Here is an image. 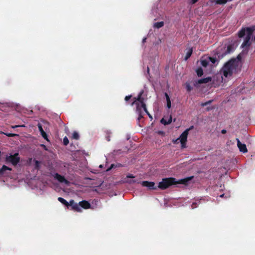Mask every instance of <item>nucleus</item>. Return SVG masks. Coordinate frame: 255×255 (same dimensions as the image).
Masks as SVG:
<instances>
[{
	"label": "nucleus",
	"instance_id": "f257e3e1",
	"mask_svg": "<svg viewBox=\"0 0 255 255\" xmlns=\"http://www.w3.org/2000/svg\"><path fill=\"white\" fill-rule=\"evenodd\" d=\"M255 30V27L253 26L252 27H243L238 32V36L240 38L244 37L246 34L245 39L241 45V47L247 51H248L249 47L251 45L250 40Z\"/></svg>",
	"mask_w": 255,
	"mask_h": 255
},
{
	"label": "nucleus",
	"instance_id": "f03ea898",
	"mask_svg": "<svg viewBox=\"0 0 255 255\" xmlns=\"http://www.w3.org/2000/svg\"><path fill=\"white\" fill-rule=\"evenodd\" d=\"M237 61L234 59H230L227 62L221 70V73L226 78L231 76L234 71L237 69Z\"/></svg>",
	"mask_w": 255,
	"mask_h": 255
},
{
	"label": "nucleus",
	"instance_id": "7ed1b4c3",
	"mask_svg": "<svg viewBox=\"0 0 255 255\" xmlns=\"http://www.w3.org/2000/svg\"><path fill=\"white\" fill-rule=\"evenodd\" d=\"M71 204L72 205V210L79 213L82 212V209L87 210L91 208V204L86 200H82L77 203L71 199Z\"/></svg>",
	"mask_w": 255,
	"mask_h": 255
},
{
	"label": "nucleus",
	"instance_id": "20e7f679",
	"mask_svg": "<svg viewBox=\"0 0 255 255\" xmlns=\"http://www.w3.org/2000/svg\"><path fill=\"white\" fill-rule=\"evenodd\" d=\"M136 105V113L138 115L137 118L138 122H139L140 119H142L144 116V112H146V106L145 104H139V102H136V101H133L131 105Z\"/></svg>",
	"mask_w": 255,
	"mask_h": 255
},
{
	"label": "nucleus",
	"instance_id": "39448f33",
	"mask_svg": "<svg viewBox=\"0 0 255 255\" xmlns=\"http://www.w3.org/2000/svg\"><path fill=\"white\" fill-rule=\"evenodd\" d=\"M176 184V179L174 178H166L162 179L158 184V187L162 190L167 189L169 186Z\"/></svg>",
	"mask_w": 255,
	"mask_h": 255
},
{
	"label": "nucleus",
	"instance_id": "423d86ee",
	"mask_svg": "<svg viewBox=\"0 0 255 255\" xmlns=\"http://www.w3.org/2000/svg\"><path fill=\"white\" fill-rule=\"evenodd\" d=\"M6 163H10L13 166H16L20 161V157L18 153H15L13 155H7L5 158Z\"/></svg>",
	"mask_w": 255,
	"mask_h": 255
},
{
	"label": "nucleus",
	"instance_id": "0eeeda50",
	"mask_svg": "<svg viewBox=\"0 0 255 255\" xmlns=\"http://www.w3.org/2000/svg\"><path fill=\"white\" fill-rule=\"evenodd\" d=\"M189 128L186 129L184 131H183L182 134L180 135L179 137L180 141L181 144V147L182 148H184L186 147V143L187 141V136L188 135V132L189 130Z\"/></svg>",
	"mask_w": 255,
	"mask_h": 255
},
{
	"label": "nucleus",
	"instance_id": "6e6552de",
	"mask_svg": "<svg viewBox=\"0 0 255 255\" xmlns=\"http://www.w3.org/2000/svg\"><path fill=\"white\" fill-rule=\"evenodd\" d=\"M211 80L212 79L210 77L202 78L198 80L195 81L194 82V85L195 87H197L199 84L208 83L211 81Z\"/></svg>",
	"mask_w": 255,
	"mask_h": 255
},
{
	"label": "nucleus",
	"instance_id": "1a4fd4ad",
	"mask_svg": "<svg viewBox=\"0 0 255 255\" xmlns=\"http://www.w3.org/2000/svg\"><path fill=\"white\" fill-rule=\"evenodd\" d=\"M142 185L144 187H148L149 189H156L157 187L155 186V183L153 182L144 181H142Z\"/></svg>",
	"mask_w": 255,
	"mask_h": 255
},
{
	"label": "nucleus",
	"instance_id": "9d476101",
	"mask_svg": "<svg viewBox=\"0 0 255 255\" xmlns=\"http://www.w3.org/2000/svg\"><path fill=\"white\" fill-rule=\"evenodd\" d=\"M57 199L60 202L65 205L68 209L72 210V205L71 204V200L69 202H68L65 199L62 197H58Z\"/></svg>",
	"mask_w": 255,
	"mask_h": 255
},
{
	"label": "nucleus",
	"instance_id": "9b49d317",
	"mask_svg": "<svg viewBox=\"0 0 255 255\" xmlns=\"http://www.w3.org/2000/svg\"><path fill=\"white\" fill-rule=\"evenodd\" d=\"M236 140L237 141V145L240 151L244 153H247L248 152V149L246 145L245 144L242 143L238 138H236Z\"/></svg>",
	"mask_w": 255,
	"mask_h": 255
},
{
	"label": "nucleus",
	"instance_id": "f8f14e48",
	"mask_svg": "<svg viewBox=\"0 0 255 255\" xmlns=\"http://www.w3.org/2000/svg\"><path fill=\"white\" fill-rule=\"evenodd\" d=\"M143 93L144 91L142 90L138 94L137 97L134 98V101H136V102H139V104H145L144 99L142 97Z\"/></svg>",
	"mask_w": 255,
	"mask_h": 255
},
{
	"label": "nucleus",
	"instance_id": "ddd939ff",
	"mask_svg": "<svg viewBox=\"0 0 255 255\" xmlns=\"http://www.w3.org/2000/svg\"><path fill=\"white\" fill-rule=\"evenodd\" d=\"M55 178L61 183H65V184L68 183V181L63 176H62L58 173L55 174Z\"/></svg>",
	"mask_w": 255,
	"mask_h": 255
},
{
	"label": "nucleus",
	"instance_id": "4468645a",
	"mask_svg": "<svg viewBox=\"0 0 255 255\" xmlns=\"http://www.w3.org/2000/svg\"><path fill=\"white\" fill-rule=\"evenodd\" d=\"M193 178V176L185 178L184 179H182L180 180H179L178 181L176 180V184H184L187 185L188 184V182L190 181L192 178Z\"/></svg>",
	"mask_w": 255,
	"mask_h": 255
},
{
	"label": "nucleus",
	"instance_id": "2eb2a0df",
	"mask_svg": "<svg viewBox=\"0 0 255 255\" xmlns=\"http://www.w3.org/2000/svg\"><path fill=\"white\" fill-rule=\"evenodd\" d=\"M234 51V48L233 45L232 44H229L227 46L226 49L225 50L224 53L222 54V57H223L224 55L230 54L233 52Z\"/></svg>",
	"mask_w": 255,
	"mask_h": 255
},
{
	"label": "nucleus",
	"instance_id": "dca6fc26",
	"mask_svg": "<svg viewBox=\"0 0 255 255\" xmlns=\"http://www.w3.org/2000/svg\"><path fill=\"white\" fill-rule=\"evenodd\" d=\"M37 126H38V129H39V131L40 132L41 135H42V136L44 139H47V134H46V132L44 131V130L42 128V125L40 124H38Z\"/></svg>",
	"mask_w": 255,
	"mask_h": 255
},
{
	"label": "nucleus",
	"instance_id": "f3484780",
	"mask_svg": "<svg viewBox=\"0 0 255 255\" xmlns=\"http://www.w3.org/2000/svg\"><path fill=\"white\" fill-rule=\"evenodd\" d=\"M12 169L10 167L3 165L2 167L0 169V175H3L4 173L6 170L11 171Z\"/></svg>",
	"mask_w": 255,
	"mask_h": 255
},
{
	"label": "nucleus",
	"instance_id": "a211bd4d",
	"mask_svg": "<svg viewBox=\"0 0 255 255\" xmlns=\"http://www.w3.org/2000/svg\"><path fill=\"white\" fill-rule=\"evenodd\" d=\"M193 52V49L192 48H190L188 49L186 55L185 56V60H187L191 56Z\"/></svg>",
	"mask_w": 255,
	"mask_h": 255
},
{
	"label": "nucleus",
	"instance_id": "6ab92c4d",
	"mask_svg": "<svg viewBox=\"0 0 255 255\" xmlns=\"http://www.w3.org/2000/svg\"><path fill=\"white\" fill-rule=\"evenodd\" d=\"M165 96L167 101V107L168 109H170L171 107V103L170 100L169 96L167 93H165Z\"/></svg>",
	"mask_w": 255,
	"mask_h": 255
},
{
	"label": "nucleus",
	"instance_id": "aec40b11",
	"mask_svg": "<svg viewBox=\"0 0 255 255\" xmlns=\"http://www.w3.org/2000/svg\"><path fill=\"white\" fill-rule=\"evenodd\" d=\"M232 0H215V2L218 4H225L228 1H232Z\"/></svg>",
	"mask_w": 255,
	"mask_h": 255
},
{
	"label": "nucleus",
	"instance_id": "412c9836",
	"mask_svg": "<svg viewBox=\"0 0 255 255\" xmlns=\"http://www.w3.org/2000/svg\"><path fill=\"white\" fill-rule=\"evenodd\" d=\"M163 25H164L163 21L157 22L154 24V27L157 28H159L162 27Z\"/></svg>",
	"mask_w": 255,
	"mask_h": 255
},
{
	"label": "nucleus",
	"instance_id": "4be33fe9",
	"mask_svg": "<svg viewBox=\"0 0 255 255\" xmlns=\"http://www.w3.org/2000/svg\"><path fill=\"white\" fill-rule=\"evenodd\" d=\"M196 73L198 77H201L203 75V70L202 68L199 67L196 70Z\"/></svg>",
	"mask_w": 255,
	"mask_h": 255
},
{
	"label": "nucleus",
	"instance_id": "5701e85b",
	"mask_svg": "<svg viewBox=\"0 0 255 255\" xmlns=\"http://www.w3.org/2000/svg\"><path fill=\"white\" fill-rule=\"evenodd\" d=\"M209 61L212 62L213 64H215L216 63H218V60L216 57H209Z\"/></svg>",
	"mask_w": 255,
	"mask_h": 255
},
{
	"label": "nucleus",
	"instance_id": "b1692460",
	"mask_svg": "<svg viewBox=\"0 0 255 255\" xmlns=\"http://www.w3.org/2000/svg\"><path fill=\"white\" fill-rule=\"evenodd\" d=\"M72 138L75 139H78L79 138V135L78 132L74 131L72 134Z\"/></svg>",
	"mask_w": 255,
	"mask_h": 255
},
{
	"label": "nucleus",
	"instance_id": "393cba45",
	"mask_svg": "<svg viewBox=\"0 0 255 255\" xmlns=\"http://www.w3.org/2000/svg\"><path fill=\"white\" fill-rule=\"evenodd\" d=\"M241 59H242L241 56L240 55H239L237 56V58H232V59H234L237 61V67H238L239 65V63L241 60Z\"/></svg>",
	"mask_w": 255,
	"mask_h": 255
},
{
	"label": "nucleus",
	"instance_id": "a878e982",
	"mask_svg": "<svg viewBox=\"0 0 255 255\" xmlns=\"http://www.w3.org/2000/svg\"><path fill=\"white\" fill-rule=\"evenodd\" d=\"M186 88L188 92H190L193 89V87L188 83H186Z\"/></svg>",
	"mask_w": 255,
	"mask_h": 255
},
{
	"label": "nucleus",
	"instance_id": "bb28decb",
	"mask_svg": "<svg viewBox=\"0 0 255 255\" xmlns=\"http://www.w3.org/2000/svg\"><path fill=\"white\" fill-rule=\"evenodd\" d=\"M40 162L37 160H35L34 168L35 169L39 170L40 168Z\"/></svg>",
	"mask_w": 255,
	"mask_h": 255
},
{
	"label": "nucleus",
	"instance_id": "cd10ccee",
	"mask_svg": "<svg viewBox=\"0 0 255 255\" xmlns=\"http://www.w3.org/2000/svg\"><path fill=\"white\" fill-rule=\"evenodd\" d=\"M209 62L207 60H203L201 61V64L203 67H207L208 65Z\"/></svg>",
	"mask_w": 255,
	"mask_h": 255
},
{
	"label": "nucleus",
	"instance_id": "c85d7f7f",
	"mask_svg": "<svg viewBox=\"0 0 255 255\" xmlns=\"http://www.w3.org/2000/svg\"><path fill=\"white\" fill-rule=\"evenodd\" d=\"M69 143V140L68 138L65 136L63 138V144L64 145H67Z\"/></svg>",
	"mask_w": 255,
	"mask_h": 255
},
{
	"label": "nucleus",
	"instance_id": "c756f323",
	"mask_svg": "<svg viewBox=\"0 0 255 255\" xmlns=\"http://www.w3.org/2000/svg\"><path fill=\"white\" fill-rule=\"evenodd\" d=\"M160 122H161V124H163L164 125H168L167 121L166 120H165L164 118H162Z\"/></svg>",
	"mask_w": 255,
	"mask_h": 255
},
{
	"label": "nucleus",
	"instance_id": "7c9ffc66",
	"mask_svg": "<svg viewBox=\"0 0 255 255\" xmlns=\"http://www.w3.org/2000/svg\"><path fill=\"white\" fill-rule=\"evenodd\" d=\"M5 134L8 137H14L17 135V134L15 133H6Z\"/></svg>",
	"mask_w": 255,
	"mask_h": 255
},
{
	"label": "nucleus",
	"instance_id": "2f4dec72",
	"mask_svg": "<svg viewBox=\"0 0 255 255\" xmlns=\"http://www.w3.org/2000/svg\"><path fill=\"white\" fill-rule=\"evenodd\" d=\"M131 95L127 96L125 98V100L126 101H128L131 98Z\"/></svg>",
	"mask_w": 255,
	"mask_h": 255
},
{
	"label": "nucleus",
	"instance_id": "473e14b6",
	"mask_svg": "<svg viewBox=\"0 0 255 255\" xmlns=\"http://www.w3.org/2000/svg\"><path fill=\"white\" fill-rule=\"evenodd\" d=\"M211 103V101H208L207 102H205L204 103L202 104V106H207L208 104H210Z\"/></svg>",
	"mask_w": 255,
	"mask_h": 255
},
{
	"label": "nucleus",
	"instance_id": "72a5a7b5",
	"mask_svg": "<svg viewBox=\"0 0 255 255\" xmlns=\"http://www.w3.org/2000/svg\"><path fill=\"white\" fill-rule=\"evenodd\" d=\"M127 177L130 178H134V176L131 174H129L127 176Z\"/></svg>",
	"mask_w": 255,
	"mask_h": 255
},
{
	"label": "nucleus",
	"instance_id": "f704fd0d",
	"mask_svg": "<svg viewBox=\"0 0 255 255\" xmlns=\"http://www.w3.org/2000/svg\"><path fill=\"white\" fill-rule=\"evenodd\" d=\"M172 117L170 116V118L168 119L167 122H168V125L170 124L172 122Z\"/></svg>",
	"mask_w": 255,
	"mask_h": 255
},
{
	"label": "nucleus",
	"instance_id": "c9c22d12",
	"mask_svg": "<svg viewBox=\"0 0 255 255\" xmlns=\"http://www.w3.org/2000/svg\"><path fill=\"white\" fill-rule=\"evenodd\" d=\"M180 140L179 138L175 139V140H173V142L174 143H178L179 142H178V140Z\"/></svg>",
	"mask_w": 255,
	"mask_h": 255
},
{
	"label": "nucleus",
	"instance_id": "e433bc0d",
	"mask_svg": "<svg viewBox=\"0 0 255 255\" xmlns=\"http://www.w3.org/2000/svg\"><path fill=\"white\" fill-rule=\"evenodd\" d=\"M145 113L149 116V117L151 119H152V116L150 115V114L148 112L147 110L146 109V112H145Z\"/></svg>",
	"mask_w": 255,
	"mask_h": 255
},
{
	"label": "nucleus",
	"instance_id": "4c0bfd02",
	"mask_svg": "<svg viewBox=\"0 0 255 255\" xmlns=\"http://www.w3.org/2000/svg\"><path fill=\"white\" fill-rule=\"evenodd\" d=\"M199 0H191L192 4H194L196 3Z\"/></svg>",
	"mask_w": 255,
	"mask_h": 255
},
{
	"label": "nucleus",
	"instance_id": "58836bf2",
	"mask_svg": "<svg viewBox=\"0 0 255 255\" xmlns=\"http://www.w3.org/2000/svg\"><path fill=\"white\" fill-rule=\"evenodd\" d=\"M227 132V130L226 129H222L221 130V133L222 134H225Z\"/></svg>",
	"mask_w": 255,
	"mask_h": 255
},
{
	"label": "nucleus",
	"instance_id": "ea45409f",
	"mask_svg": "<svg viewBox=\"0 0 255 255\" xmlns=\"http://www.w3.org/2000/svg\"><path fill=\"white\" fill-rule=\"evenodd\" d=\"M146 37H144V38H143L142 41V43H144L146 42Z\"/></svg>",
	"mask_w": 255,
	"mask_h": 255
},
{
	"label": "nucleus",
	"instance_id": "a19ab883",
	"mask_svg": "<svg viewBox=\"0 0 255 255\" xmlns=\"http://www.w3.org/2000/svg\"><path fill=\"white\" fill-rule=\"evenodd\" d=\"M24 127V126H15V127H13V128H17V127Z\"/></svg>",
	"mask_w": 255,
	"mask_h": 255
},
{
	"label": "nucleus",
	"instance_id": "79ce46f5",
	"mask_svg": "<svg viewBox=\"0 0 255 255\" xmlns=\"http://www.w3.org/2000/svg\"><path fill=\"white\" fill-rule=\"evenodd\" d=\"M107 140H108V141H110V137H109V136H108V137H107Z\"/></svg>",
	"mask_w": 255,
	"mask_h": 255
},
{
	"label": "nucleus",
	"instance_id": "37998d69",
	"mask_svg": "<svg viewBox=\"0 0 255 255\" xmlns=\"http://www.w3.org/2000/svg\"><path fill=\"white\" fill-rule=\"evenodd\" d=\"M147 71L148 72H149V68L148 67H147Z\"/></svg>",
	"mask_w": 255,
	"mask_h": 255
},
{
	"label": "nucleus",
	"instance_id": "c03bdc74",
	"mask_svg": "<svg viewBox=\"0 0 255 255\" xmlns=\"http://www.w3.org/2000/svg\"><path fill=\"white\" fill-rule=\"evenodd\" d=\"M224 195V194H222V195H221L220 196H221V197H223Z\"/></svg>",
	"mask_w": 255,
	"mask_h": 255
},
{
	"label": "nucleus",
	"instance_id": "a18cd8bd",
	"mask_svg": "<svg viewBox=\"0 0 255 255\" xmlns=\"http://www.w3.org/2000/svg\"><path fill=\"white\" fill-rule=\"evenodd\" d=\"M135 181L134 180L132 181V183H134Z\"/></svg>",
	"mask_w": 255,
	"mask_h": 255
}]
</instances>
